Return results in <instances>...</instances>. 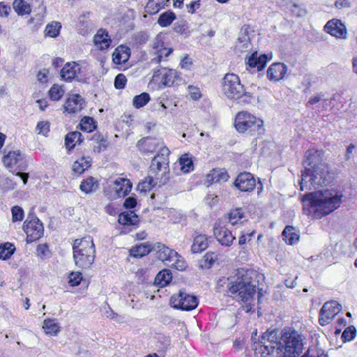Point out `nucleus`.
Here are the masks:
<instances>
[{"instance_id":"a18cd8bd","label":"nucleus","mask_w":357,"mask_h":357,"mask_svg":"<svg viewBox=\"0 0 357 357\" xmlns=\"http://www.w3.org/2000/svg\"><path fill=\"white\" fill-rule=\"evenodd\" d=\"M334 255L335 249L333 246L331 245L325 248L319 257L326 263H331L335 259Z\"/></svg>"},{"instance_id":"bf43d9fd","label":"nucleus","mask_w":357,"mask_h":357,"mask_svg":"<svg viewBox=\"0 0 357 357\" xmlns=\"http://www.w3.org/2000/svg\"><path fill=\"white\" fill-rule=\"evenodd\" d=\"M36 130L38 134H42L45 136L47 135L50 131V123L48 121H40L37 123Z\"/></svg>"},{"instance_id":"a19ab883","label":"nucleus","mask_w":357,"mask_h":357,"mask_svg":"<svg viewBox=\"0 0 357 357\" xmlns=\"http://www.w3.org/2000/svg\"><path fill=\"white\" fill-rule=\"evenodd\" d=\"M15 246L10 243H5L0 245V259L6 260L14 253Z\"/></svg>"},{"instance_id":"ea45409f","label":"nucleus","mask_w":357,"mask_h":357,"mask_svg":"<svg viewBox=\"0 0 357 357\" xmlns=\"http://www.w3.org/2000/svg\"><path fill=\"white\" fill-rule=\"evenodd\" d=\"M79 127L84 132H91L96 129V125L92 117L84 116L81 119Z\"/></svg>"},{"instance_id":"f03ea898","label":"nucleus","mask_w":357,"mask_h":357,"mask_svg":"<svg viewBox=\"0 0 357 357\" xmlns=\"http://www.w3.org/2000/svg\"><path fill=\"white\" fill-rule=\"evenodd\" d=\"M255 273L250 270L240 268L231 276L227 288L234 297L238 301L250 303L257 292V282L252 276Z\"/></svg>"},{"instance_id":"3c124183","label":"nucleus","mask_w":357,"mask_h":357,"mask_svg":"<svg viewBox=\"0 0 357 357\" xmlns=\"http://www.w3.org/2000/svg\"><path fill=\"white\" fill-rule=\"evenodd\" d=\"M63 89L58 84H54L49 91L50 98L52 100H60L63 96Z\"/></svg>"},{"instance_id":"603ef678","label":"nucleus","mask_w":357,"mask_h":357,"mask_svg":"<svg viewBox=\"0 0 357 357\" xmlns=\"http://www.w3.org/2000/svg\"><path fill=\"white\" fill-rule=\"evenodd\" d=\"M356 335V329L354 326H348L344 329L341 335L343 342H350L353 340Z\"/></svg>"},{"instance_id":"052dcab7","label":"nucleus","mask_w":357,"mask_h":357,"mask_svg":"<svg viewBox=\"0 0 357 357\" xmlns=\"http://www.w3.org/2000/svg\"><path fill=\"white\" fill-rule=\"evenodd\" d=\"M153 175L149 176L146 177L144 180H143L142 182H140L138 185V189L139 190H145L144 189V185L147 184V187L153 188L156 184L157 182L155 181V179L153 177Z\"/></svg>"},{"instance_id":"e433bc0d","label":"nucleus","mask_w":357,"mask_h":357,"mask_svg":"<svg viewBox=\"0 0 357 357\" xmlns=\"http://www.w3.org/2000/svg\"><path fill=\"white\" fill-rule=\"evenodd\" d=\"M13 6L15 12L20 15L29 14L31 11L30 5L24 0H15Z\"/></svg>"},{"instance_id":"37998d69","label":"nucleus","mask_w":357,"mask_h":357,"mask_svg":"<svg viewBox=\"0 0 357 357\" xmlns=\"http://www.w3.org/2000/svg\"><path fill=\"white\" fill-rule=\"evenodd\" d=\"M61 28V25L59 22H53L48 24L45 29V35L46 36L55 38L59 35Z\"/></svg>"},{"instance_id":"79ce46f5","label":"nucleus","mask_w":357,"mask_h":357,"mask_svg":"<svg viewBox=\"0 0 357 357\" xmlns=\"http://www.w3.org/2000/svg\"><path fill=\"white\" fill-rule=\"evenodd\" d=\"M43 328L46 333L50 335H55L59 331V326L54 319H45L43 322Z\"/></svg>"},{"instance_id":"ddd939ff","label":"nucleus","mask_w":357,"mask_h":357,"mask_svg":"<svg viewBox=\"0 0 357 357\" xmlns=\"http://www.w3.org/2000/svg\"><path fill=\"white\" fill-rule=\"evenodd\" d=\"M3 162L8 168L16 166L19 171H24L27 168L26 160L19 151H10L3 157Z\"/></svg>"},{"instance_id":"c85d7f7f","label":"nucleus","mask_w":357,"mask_h":357,"mask_svg":"<svg viewBox=\"0 0 357 357\" xmlns=\"http://www.w3.org/2000/svg\"><path fill=\"white\" fill-rule=\"evenodd\" d=\"M208 246V238L206 235L199 234L194 238L191 250L193 253H199Z\"/></svg>"},{"instance_id":"6e6d98bb","label":"nucleus","mask_w":357,"mask_h":357,"mask_svg":"<svg viewBox=\"0 0 357 357\" xmlns=\"http://www.w3.org/2000/svg\"><path fill=\"white\" fill-rule=\"evenodd\" d=\"M169 154V151L167 147H163L160 149V153L155 155L152 160H156V162H163L165 161V165H168L169 159L168 155Z\"/></svg>"},{"instance_id":"39448f33","label":"nucleus","mask_w":357,"mask_h":357,"mask_svg":"<svg viewBox=\"0 0 357 357\" xmlns=\"http://www.w3.org/2000/svg\"><path fill=\"white\" fill-rule=\"evenodd\" d=\"M234 126L239 133H247L253 136L261 135L264 132V121L245 111L236 114Z\"/></svg>"},{"instance_id":"72a5a7b5","label":"nucleus","mask_w":357,"mask_h":357,"mask_svg":"<svg viewBox=\"0 0 357 357\" xmlns=\"http://www.w3.org/2000/svg\"><path fill=\"white\" fill-rule=\"evenodd\" d=\"M172 279V275L169 270L163 269L160 271L155 278V284L161 287H165L170 283Z\"/></svg>"},{"instance_id":"bb28decb","label":"nucleus","mask_w":357,"mask_h":357,"mask_svg":"<svg viewBox=\"0 0 357 357\" xmlns=\"http://www.w3.org/2000/svg\"><path fill=\"white\" fill-rule=\"evenodd\" d=\"M332 99H323L320 96H314V105H316L317 108L316 113L318 115L324 116V114H321V112L330 110L332 108Z\"/></svg>"},{"instance_id":"473e14b6","label":"nucleus","mask_w":357,"mask_h":357,"mask_svg":"<svg viewBox=\"0 0 357 357\" xmlns=\"http://www.w3.org/2000/svg\"><path fill=\"white\" fill-rule=\"evenodd\" d=\"M342 310V305L335 301L326 302L322 306L321 311L326 312L330 317L334 318L335 316Z\"/></svg>"},{"instance_id":"864d4df0","label":"nucleus","mask_w":357,"mask_h":357,"mask_svg":"<svg viewBox=\"0 0 357 357\" xmlns=\"http://www.w3.org/2000/svg\"><path fill=\"white\" fill-rule=\"evenodd\" d=\"M173 50L172 48L162 47L161 50L155 52L156 56L151 59L152 63H158L161 61L162 57H167L172 53Z\"/></svg>"},{"instance_id":"2eb2a0df","label":"nucleus","mask_w":357,"mask_h":357,"mask_svg":"<svg viewBox=\"0 0 357 357\" xmlns=\"http://www.w3.org/2000/svg\"><path fill=\"white\" fill-rule=\"evenodd\" d=\"M159 75L162 76L161 83L165 86H172L180 79L178 73L174 69L160 68L154 72L153 77H157Z\"/></svg>"},{"instance_id":"2f4dec72","label":"nucleus","mask_w":357,"mask_h":357,"mask_svg":"<svg viewBox=\"0 0 357 357\" xmlns=\"http://www.w3.org/2000/svg\"><path fill=\"white\" fill-rule=\"evenodd\" d=\"M228 178L229 175L227 172L220 169H213L207 175V181L210 183L225 182Z\"/></svg>"},{"instance_id":"a878e982","label":"nucleus","mask_w":357,"mask_h":357,"mask_svg":"<svg viewBox=\"0 0 357 357\" xmlns=\"http://www.w3.org/2000/svg\"><path fill=\"white\" fill-rule=\"evenodd\" d=\"M155 243L146 242L133 247L130 250L131 255L135 257H142L150 252H154Z\"/></svg>"},{"instance_id":"774afa93","label":"nucleus","mask_w":357,"mask_h":357,"mask_svg":"<svg viewBox=\"0 0 357 357\" xmlns=\"http://www.w3.org/2000/svg\"><path fill=\"white\" fill-rule=\"evenodd\" d=\"M136 204H137L136 199L133 197H129L125 199L124 203H123V206L126 208L131 209V208H135Z\"/></svg>"},{"instance_id":"9d476101","label":"nucleus","mask_w":357,"mask_h":357,"mask_svg":"<svg viewBox=\"0 0 357 357\" xmlns=\"http://www.w3.org/2000/svg\"><path fill=\"white\" fill-rule=\"evenodd\" d=\"M170 303L174 308L190 311L197 307L199 301L197 296L181 290L178 294L171 297Z\"/></svg>"},{"instance_id":"6e6552de","label":"nucleus","mask_w":357,"mask_h":357,"mask_svg":"<svg viewBox=\"0 0 357 357\" xmlns=\"http://www.w3.org/2000/svg\"><path fill=\"white\" fill-rule=\"evenodd\" d=\"M154 253L155 257L167 266L174 268L178 271H184L187 267V263L183 257L175 250L170 249L160 243H155Z\"/></svg>"},{"instance_id":"6ab92c4d","label":"nucleus","mask_w":357,"mask_h":357,"mask_svg":"<svg viewBox=\"0 0 357 357\" xmlns=\"http://www.w3.org/2000/svg\"><path fill=\"white\" fill-rule=\"evenodd\" d=\"M160 145V140L150 137H144L138 141L137 146L143 154L152 153Z\"/></svg>"},{"instance_id":"423d86ee","label":"nucleus","mask_w":357,"mask_h":357,"mask_svg":"<svg viewBox=\"0 0 357 357\" xmlns=\"http://www.w3.org/2000/svg\"><path fill=\"white\" fill-rule=\"evenodd\" d=\"M222 91L228 98H242V101L246 103L250 102L252 99L250 93L245 91L239 77L234 73L225 75L222 81Z\"/></svg>"},{"instance_id":"49530a36","label":"nucleus","mask_w":357,"mask_h":357,"mask_svg":"<svg viewBox=\"0 0 357 357\" xmlns=\"http://www.w3.org/2000/svg\"><path fill=\"white\" fill-rule=\"evenodd\" d=\"M150 100V96L147 93H142L135 96L132 100V104L136 108H140L146 105Z\"/></svg>"},{"instance_id":"4c0bfd02","label":"nucleus","mask_w":357,"mask_h":357,"mask_svg":"<svg viewBox=\"0 0 357 357\" xmlns=\"http://www.w3.org/2000/svg\"><path fill=\"white\" fill-rule=\"evenodd\" d=\"M176 19V15L172 11H166L160 14L158 17V23L162 27L169 26Z\"/></svg>"},{"instance_id":"7ed1b4c3","label":"nucleus","mask_w":357,"mask_h":357,"mask_svg":"<svg viewBox=\"0 0 357 357\" xmlns=\"http://www.w3.org/2000/svg\"><path fill=\"white\" fill-rule=\"evenodd\" d=\"M73 259L75 265L80 268H88L93 263L96 250L91 236L77 238L73 245Z\"/></svg>"},{"instance_id":"69168bd1","label":"nucleus","mask_w":357,"mask_h":357,"mask_svg":"<svg viewBox=\"0 0 357 357\" xmlns=\"http://www.w3.org/2000/svg\"><path fill=\"white\" fill-rule=\"evenodd\" d=\"M186 7L188 12L193 14L200 7V0L191 1Z\"/></svg>"},{"instance_id":"393cba45","label":"nucleus","mask_w":357,"mask_h":357,"mask_svg":"<svg viewBox=\"0 0 357 357\" xmlns=\"http://www.w3.org/2000/svg\"><path fill=\"white\" fill-rule=\"evenodd\" d=\"M130 49L126 46L117 47L113 53V61L116 64L125 63L130 57Z\"/></svg>"},{"instance_id":"c9c22d12","label":"nucleus","mask_w":357,"mask_h":357,"mask_svg":"<svg viewBox=\"0 0 357 357\" xmlns=\"http://www.w3.org/2000/svg\"><path fill=\"white\" fill-rule=\"evenodd\" d=\"M303 214L310 219L312 209V192H307L301 199Z\"/></svg>"},{"instance_id":"a211bd4d","label":"nucleus","mask_w":357,"mask_h":357,"mask_svg":"<svg viewBox=\"0 0 357 357\" xmlns=\"http://www.w3.org/2000/svg\"><path fill=\"white\" fill-rule=\"evenodd\" d=\"M268 59L266 54H261L258 56L257 52H255L248 59L247 69L252 70L255 72V69L257 68V71H261L265 68Z\"/></svg>"},{"instance_id":"09e8293b","label":"nucleus","mask_w":357,"mask_h":357,"mask_svg":"<svg viewBox=\"0 0 357 357\" xmlns=\"http://www.w3.org/2000/svg\"><path fill=\"white\" fill-rule=\"evenodd\" d=\"M181 169L184 173H189L193 170L192 160L187 155L181 156L179 159Z\"/></svg>"},{"instance_id":"13d9d810","label":"nucleus","mask_w":357,"mask_h":357,"mask_svg":"<svg viewBox=\"0 0 357 357\" xmlns=\"http://www.w3.org/2000/svg\"><path fill=\"white\" fill-rule=\"evenodd\" d=\"M82 280V275L80 272H72L69 275V284L70 286H77Z\"/></svg>"},{"instance_id":"8fccbe9b","label":"nucleus","mask_w":357,"mask_h":357,"mask_svg":"<svg viewBox=\"0 0 357 357\" xmlns=\"http://www.w3.org/2000/svg\"><path fill=\"white\" fill-rule=\"evenodd\" d=\"M243 217V213L241 212V208H235L231 210L227 215L226 219L232 225H235Z\"/></svg>"},{"instance_id":"412c9836","label":"nucleus","mask_w":357,"mask_h":357,"mask_svg":"<svg viewBox=\"0 0 357 357\" xmlns=\"http://www.w3.org/2000/svg\"><path fill=\"white\" fill-rule=\"evenodd\" d=\"M287 67L282 63H274L267 70V77L273 82H278L282 79L286 73Z\"/></svg>"},{"instance_id":"4468645a","label":"nucleus","mask_w":357,"mask_h":357,"mask_svg":"<svg viewBox=\"0 0 357 357\" xmlns=\"http://www.w3.org/2000/svg\"><path fill=\"white\" fill-rule=\"evenodd\" d=\"M234 185L242 192H251L256 186V180L250 172H243L238 175Z\"/></svg>"},{"instance_id":"f704fd0d","label":"nucleus","mask_w":357,"mask_h":357,"mask_svg":"<svg viewBox=\"0 0 357 357\" xmlns=\"http://www.w3.org/2000/svg\"><path fill=\"white\" fill-rule=\"evenodd\" d=\"M91 162L90 158H82L73 163V170L76 174H81L91 166Z\"/></svg>"},{"instance_id":"5701e85b","label":"nucleus","mask_w":357,"mask_h":357,"mask_svg":"<svg viewBox=\"0 0 357 357\" xmlns=\"http://www.w3.org/2000/svg\"><path fill=\"white\" fill-rule=\"evenodd\" d=\"M114 190L118 197H125L132 189V183L129 179L125 178H118L114 182Z\"/></svg>"},{"instance_id":"dca6fc26","label":"nucleus","mask_w":357,"mask_h":357,"mask_svg":"<svg viewBox=\"0 0 357 357\" xmlns=\"http://www.w3.org/2000/svg\"><path fill=\"white\" fill-rule=\"evenodd\" d=\"M324 30L336 38H344L347 36L346 27L339 20H329L324 26Z\"/></svg>"},{"instance_id":"f8f14e48","label":"nucleus","mask_w":357,"mask_h":357,"mask_svg":"<svg viewBox=\"0 0 357 357\" xmlns=\"http://www.w3.org/2000/svg\"><path fill=\"white\" fill-rule=\"evenodd\" d=\"M213 233L217 241L225 246H230L235 237L231 232L223 225L222 220H217L213 226Z\"/></svg>"},{"instance_id":"9b49d317","label":"nucleus","mask_w":357,"mask_h":357,"mask_svg":"<svg viewBox=\"0 0 357 357\" xmlns=\"http://www.w3.org/2000/svg\"><path fill=\"white\" fill-rule=\"evenodd\" d=\"M312 152L308 149L304 155L303 165L304 170L301 172V179L299 182L301 190H310L312 185Z\"/></svg>"},{"instance_id":"f257e3e1","label":"nucleus","mask_w":357,"mask_h":357,"mask_svg":"<svg viewBox=\"0 0 357 357\" xmlns=\"http://www.w3.org/2000/svg\"><path fill=\"white\" fill-rule=\"evenodd\" d=\"M333 179L334 174L330 172L328 164L314 165V219L330 214L341 204L342 194L333 190H317L315 187L327 186L333 183Z\"/></svg>"},{"instance_id":"7c9ffc66","label":"nucleus","mask_w":357,"mask_h":357,"mask_svg":"<svg viewBox=\"0 0 357 357\" xmlns=\"http://www.w3.org/2000/svg\"><path fill=\"white\" fill-rule=\"evenodd\" d=\"M83 141L82 135L79 131H73L68 133L65 137L66 147L71 150L76 144H81Z\"/></svg>"},{"instance_id":"cd10ccee","label":"nucleus","mask_w":357,"mask_h":357,"mask_svg":"<svg viewBox=\"0 0 357 357\" xmlns=\"http://www.w3.org/2000/svg\"><path fill=\"white\" fill-rule=\"evenodd\" d=\"M118 222L123 226H135L139 222L138 216L132 211L119 215Z\"/></svg>"},{"instance_id":"b1692460","label":"nucleus","mask_w":357,"mask_h":357,"mask_svg":"<svg viewBox=\"0 0 357 357\" xmlns=\"http://www.w3.org/2000/svg\"><path fill=\"white\" fill-rule=\"evenodd\" d=\"M93 42L95 45L101 50L107 49L112 43L108 32L105 30L100 29L94 36Z\"/></svg>"},{"instance_id":"5fc2aeb1","label":"nucleus","mask_w":357,"mask_h":357,"mask_svg":"<svg viewBox=\"0 0 357 357\" xmlns=\"http://www.w3.org/2000/svg\"><path fill=\"white\" fill-rule=\"evenodd\" d=\"M12 221L13 222L22 221L24 217V212L22 207L14 206L11 208Z\"/></svg>"},{"instance_id":"0e129e2a","label":"nucleus","mask_w":357,"mask_h":357,"mask_svg":"<svg viewBox=\"0 0 357 357\" xmlns=\"http://www.w3.org/2000/svg\"><path fill=\"white\" fill-rule=\"evenodd\" d=\"M188 91H189L190 97L193 100H197L201 97V93L198 88L190 85L188 86Z\"/></svg>"},{"instance_id":"4be33fe9","label":"nucleus","mask_w":357,"mask_h":357,"mask_svg":"<svg viewBox=\"0 0 357 357\" xmlns=\"http://www.w3.org/2000/svg\"><path fill=\"white\" fill-rule=\"evenodd\" d=\"M80 70L81 68L77 63H66L61 70V76L66 81H72Z\"/></svg>"},{"instance_id":"f3484780","label":"nucleus","mask_w":357,"mask_h":357,"mask_svg":"<svg viewBox=\"0 0 357 357\" xmlns=\"http://www.w3.org/2000/svg\"><path fill=\"white\" fill-rule=\"evenodd\" d=\"M250 27L243 26L240 31L239 36L236 44V50L239 52H246L251 50L252 45L250 37Z\"/></svg>"},{"instance_id":"4d7b16f0","label":"nucleus","mask_w":357,"mask_h":357,"mask_svg":"<svg viewBox=\"0 0 357 357\" xmlns=\"http://www.w3.org/2000/svg\"><path fill=\"white\" fill-rule=\"evenodd\" d=\"M127 79L123 73L118 74L114 79V86L116 89H123L126 84Z\"/></svg>"},{"instance_id":"de8ad7c7","label":"nucleus","mask_w":357,"mask_h":357,"mask_svg":"<svg viewBox=\"0 0 357 357\" xmlns=\"http://www.w3.org/2000/svg\"><path fill=\"white\" fill-rule=\"evenodd\" d=\"M163 5L161 4L160 0H149L145 7L146 12L150 15L157 13Z\"/></svg>"},{"instance_id":"e2e57ef3","label":"nucleus","mask_w":357,"mask_h":357,"mask_svg":"<svg viewBox=\"0 0 357 357\" xmlns=\"http://www.w3.org/2000/svg\"><path fill=\"white\" fill-rule=\"evenodd\" d=\"M152 47L155 51V52H157L158 50L164 47V41L161 35L158 34L156 36L153 41Z\"/></svg>"},{"instance_id":"58836bf2","label":"nucleus","mask_w":357,"mask_h":357,"mask_svg":"<svg viewBox=\"0 0 357 357\" xmlns=\"http://www.w3.org/2000/svg\"><path fill=\"white\" fill-rule=\"evenodd\" d=\"M98 186L97 181L92 176L83 180L80 184V190L88 194L96 190Z\"/></svg>"},{"instance_id":"aec40b11","label":"nucleus","mask_w":357,"mask_h":357,"mask_svg":"<svg viewBox=\"0 0 357 357\" xmlns=\"http://www.w3.org/2000/svg\"><path fill=\"white\" fill-rule=\"evenodd\" d=\"M85 101L79 94H73L69 97L64 105L65 111L68 113H76L84 107Z\"/></svg>"},{"instance_id":"0eeeda50","label":"nucleus","mask_w":357,"mask_h":357,"mask_svg":"<svg viewBox=\"0 0 357 357\" xmlns=\"http://www.w3.org/2000/svg\"><path fill=\"white\" fill-rule=\"evenodd\" d=\"M278 329H268L261 337L258 343H255L253 349L261 357L272 356L275 354V349L281 342V335Z\"/></svg>"},{"instance_id":"20e7f679","label":"nucleus","mask_w":357,"mask_h":357,"mask_svg":"<svg viewBox=\"0 0 357 357\" xmlns=\"http://www.w3.org/2000/svg\"><path fill=\"white\" fill-rule=\"evenodd\" d=\"M280 344L275 349L274 357H298L303 350L301 335L292 328L284 329Z\"/></svg>"},{"instance_id":"338daca9","label":"nucleus","mask_w":357,"mask_h":357,"mask_svg":"<svg viewBox=\"0 0 357 357\" xmlns=\"http://www.w3.org/2000/svg\"><path fill=\"white\" fill-rule=\"evenodd\" d=\"M333 319V317H330L326 312L322 313L320 310L319 322L321 326L328 324Z\"/></svg>"},{"instance_id":"c03bdc74","label":"nucleus","mask_w":357,"mask_h":357,"mask_svg":"<svg viewBox=\"0 0 357 357\" xmlns=\"http://www.w3.org/2000/svg\"><path fill=\"white\" fill-rule=\"evenodd\" d=\"M168 165H165V161L163 162H156V160H152L151 164L149 167V174L154 175L156 176L159 172H161L164 169L162 174L166 172V169Z\"/></svg>"},{"instance_id":"c756f323","label":"nucleus","mask_w":357,"mask_h":357,"mask_svg":"<svg viewBox=\"0 0 357 357\" xmlns=\"http://www.w3.org/2000/svg\"><path fill=\"white\" fill-rule=\"evenodd\" d=\"M296 229L294 227L287 225L284 229L282 236L283 240L289 245H294L298 243L299 236L295 231Z\"/></svg>"},{"instance_id":"1a4fd4ad","label":"nucleus","mask_w":357,"mask_h":357,"mask_svg":"<svg viewBox=\"0 0 357 357\" xmlns=\"http://www.w3.org/2000/svg\"><path fill=\"white\" fill-rule=\"evenodd\" d=\"M23 230L26 234V243H31L43 236V222L35 214L29 213L23 224Z\"/></svg>"},{"instance_id":"680f3d73","label":"nucleus","mask_w":357,"mask_h":357,"mask_svg":"<svg viewBox=\"0 0 357 357\" xmlns=\"http://www.w3.org/2000/svg\"><path fill=\"white\" fill-rule=\"evenodd\" d=\"M37 255L40 258H45L50 255V250L46 244H40L36 248Z\"/></svg>"}]
</instances>
